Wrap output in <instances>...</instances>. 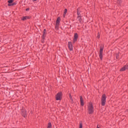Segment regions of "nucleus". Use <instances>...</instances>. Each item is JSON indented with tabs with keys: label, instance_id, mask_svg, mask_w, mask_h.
Listing matches in <instances>:
<instances>
[{
	"label": "nucleus",
	"instance_id": "obj_18",
	"mask_svg": "<svg viewBox=\"0 0 128 128\" xmlns=\"http://www.w3.org/2000/svg\"><path fill=\"white\" fill-rule=\"evenodd\" d=\"M77 14L78 16H80V12H78V13H77Z\"/></svg>",
	"mask_w": 128,
	"mask_h": 128
},
{
	"label": "nucleus",
	"instance_id": "obj_5",
	"mask_svg": "<svg viewBox=\"0 0 128 128\" xmlns=\"http://www.w3.org/2000/svg\"><path fill=\"white\" fill-rule=\"evenodd\" d=\"M60 18H58L56 21V30H58V26H60Z\"/></svg>",
	"mask_w": 128,
	"mask_h": 128
},
{
	"label": "nucleus",
	"instance_id": "obj_4",
	"mask_svg": "<svg viewBox=\"0 0 128 128\" xmlns=\"http://www.w3.org/2000/svg\"><path fill=\"white\" fill-rule=\"evenodd\" d=\"M104 50V48L100 47V54L99 56L100 58V59L102 60V51Z\"/></svg>",
	"mask_w": 128,
	"mask_h": 128
},
{
	"label": "nucleus",
	"instance_id": "obj_12",
	"mask_svg": "<svg viewBox=\"0 0 128 128\" xmlns=\"http://www.w3.org/2000/svg\"><path fill=\"white\" fill-rule=\"evenodd\" d=\"M46 29H44V32H43L42 38H44V36H46Z\"/></svg>",
	"mask_w": 128,
	"mask_h": 128
},
{
	"label": "nucleus",
	"instance_id": "obj_13",
	"mask_svg": "<svg viewBox=\"0 0 128 128\" xmlns=\"http://www.w3.org/2000/svg\"><path fill=\"white\" fill-rule=\"evenodd\" d=\"M28 18H29L28 16H25V17H23L22 20H28Z\"/></svg>",
	"mask_w": 128,
	"mask_h": 128
},
{
	"label": "nucleus",
	"instance_id": "obj_14",
	"mask_svg": "<svg viewBox=\"0 0 128 128\" xmlns=\"http://www.w3.org/2000/svg\"><path fill=\"white\" fill-rule=\"evenodd\" d=\"M67 12H68V10L66 9H65L64 11V16H66V14Z\"/></svg>",
	"mask_w": 128,
	"mask_h": 128
},
{
	"label": "nucleus",
	"instance_id": "obj_6",
	"mask_svg": "<svg viewBox=\"0 0 128 128\" xmlns=\"http://www.w3.org/2000/svg\"><path fill=\"white\" fill-rule=\"evenodd\" d=\"M128 70V65L124 66L120 70V72H124V70Z\"/></svg>",
	"mask_w": 128,
	"mask_h": 128
},
{
	"label": "nucleus",
	"instance_id": "obj_21",
	"mask_svg": "<svg viewBox=\"0 0 128 128\" xmlns=\"http://www.w3.org/2000/svg\"><path fill=\"white\" fill-rule=\"evenodd\" d=\"M37 0H32V1L34 2H36Z\"/></svg>",
	"mask_w": 128,
	"mask_h": 128
},
{
	"label": "nucleus",
	"instance_id": "obj_1",
	"mask_svg": "<svg viewBox=\"0 0 128 128\" xmlns=\"http://www.w3.org/2000/svg\"><path fill=\"white\" fill-rule=\"evenodd\" d=\"M88 112L90 114L94 112V106L92 102H89L88 104Z\"/></svg>",
	"mask_w": 128,
	"mask_h": 128
},
{
	"label": "nucleus",
	"instance_id": "obj_19",
	"mask_svg": "<svg viewBox=\"0 0 128 128\" xmlns=\"http://www.w3.org/2000/svg\"><path fill=\"white\" fill-rule=\"evenodd\" d=\"M118 58V54H116V58Z\"/></svg>",
	"mask_w": 128,
	"mask_h": 128
},
{
	"label": "nucleus",
	"instance_id": "obj_20",
	"mask_svg": "<svg viewBox=\"0 0 128 128\" xmlns=\"http://www.w3.org/2000/svg\"><path fill=\"white\" fill-rule=\"evenodd\" d=\"M97 38H100V34H98V36H97Z\"/></svg>",
	"mask_w": 128,
	"mask_h": 128
},
{
	"label": "nucleus",
	"instance_id": "obj_23",
	"mask_svg": "<svg viewBox=\"0 0 128 128\" xmlns=\"http://www.w3.org/2000/svg\"><path fill=\"white\" fill-rule=\"evenodd\" d=\"M118 0L119 2H120V0Z\"/></svg>",
	"mask_w": 128,
	"mask_h": 128
},
{
	"label": "nucleus",
	"instance_id": "obj_16",
	"mask_svg": "<svg viewBox=\"0 0 128 128\" xmlns=\"http://www.w3.org/2000/svg\"><path fill=\"white\" fill-rule=\"evenodd\" d=\"M82 128V122H80V128Z\"/></svg>",
	"mask_w": 128,
	"mask_h": 128
},
{
	"label": "nucleus",
	"instance_id": "obj_8",
	"mask_svg": "<svg viewBox=\"0 0 128 128\" xmlns=\"http://www.w3.org/2000/svg\"><path fill=\"white\" fill-rule=\"evenodd\" d=\"M78 34H75L74 36V39L73 42L75 43L76 40H78Z\"/></svg>",
	"mask_w": 128,
	"mask_h": 128
},
{
	"label": "nucleus",
	"instance_id": "obj_11",
	"mask_svg": "<svg viewBox=\"0 0 128 128\" xmlns=\"http://www.w3.org/2000/svg\"><path fill=\"white\" fill-rule=\"evenodd\" d=\"M22 116H24V118H26V110H24V109H23L22 110Z\"/></svg>",
	"mask_w": 128,
	"mask_h": 128
},
{
	"label": "nucleus",
	"instance_id": "obj_3",
	"mask_svg": "<svg viewBox=\"0 0 128 128\" xmlns=\"http://www.w3.org/2000/svg\"><path fill=\"white\" fill-rule=\"evenodd\" d=\"M62 92L57 94L56 96V100H62Z\"/></svg>",
	"mask_w": 128,
	"mask_h": 128
},
{
	"label": "nucleus",
	"instance_id": "obj_2",
	"mask_svg": "<svg viewBox=\"0 0 128 128\" xmlns=\"http://www.w3.org/2000/svg\"><path fill=\"white\" fill-rule=\"evenodd\" d=\"M106 94H104L102 95V106H104L106 104Z\"/></svg>",
	"mask_w": 128,
	"mask_h": 128
},
{
	"label": "nucleus",
	"instance_id": "obj_15",
	"mask_svg": "<svg viewBox=\"0 0 128 128\" xmlns=\"http://www.w3.org/2000/svg\"><path fill=\"white\" fill-rule=\"evenodd\" d=\"M47 128H52V124L50 122L48 123Z\"/></svg>",
	"mask_w": 128,
	"mask_h": 128
},
{
	"label": "nucleus",
	"instance_id": "obj_7",
	"mask_svg": "<svg viewBox=\"0 0 128 128\" xmlns=\"http://www.w3.org/2000/svg\"><path fill=\"white\" fill-rule=\"evenodd\" d=\"M68 48L70 50H72V42H68Z\"/></svg>",
	"mask_w": 128,
	"mask_h": 128
},
{
	"label": "nucleus",
	"instance_id": "obj_9",
	"mask_svg": "<svg viewBox=\"0 0 128 128\" xmlns=\"http://www.w3.org/2000/svg\"><path fill=\"white\" fill-rule=\"evenodd\" d=\"M80 102L81 106H83L84 104V99L82 98V96H80Z\"/></svg>",
	"mask_w": 128,
	"mask_h": 128
},
{
	"label": "nucleus",
	"instance_id": "obj_17",
	"mask_svg": "<svg viewBox=\"0 0 128 128\" xmlns=\"http://www.w3.org/2000/svg\"><path fill=\"white\" fill-rule=\"evenodd\" d=\"M69 96L71 102H72V95H70V94H69Z\"/></svg>",
	"mask_w": 128,
	"mask_h": 128
},
{
	"label": "nucleus",
	"instance_id": "obj_24",
	"mask_svg": "<svg viewBox=\"0 0 128 128\" xmlns=\"http://www.w3.org/2000/svg\"><path fill=\"white\" fill-rule=\"evenodd\" d=\"M97 128H98V126Z\"/></svg>",
	"mask_w": 128,
	"mask_h": 128
},
{
	"label": "nucleus",
	"instance_id": "obj_10",
	"mask_svg": "<svg viewBox=\"0 0 128 128\" xmlns=\"http://www.w3.org/2000/svg\"><path fill=\"white\" fill-rule=\"evenodd\" d=\"M13 2H14V0H8V6H14V4H12Z\"/></svg>",
	"mask_w": 128,
	"mask_h": 128
},
{
	"label": "nucleus",
	"instance_id": "obj_22",
	"mask_svg": "<svg viewBox=\"0 0 128 128\" xmlns=\"http://www.w3.org/2000/svg\"><path fill=\"white\" fill-rule=\"evenodd\" d=\"M30 10V8H26V10L28 11V10Z\"/></svg>",
	"mask_w": 128,
	"mask_h": 128
}]
</instances>
